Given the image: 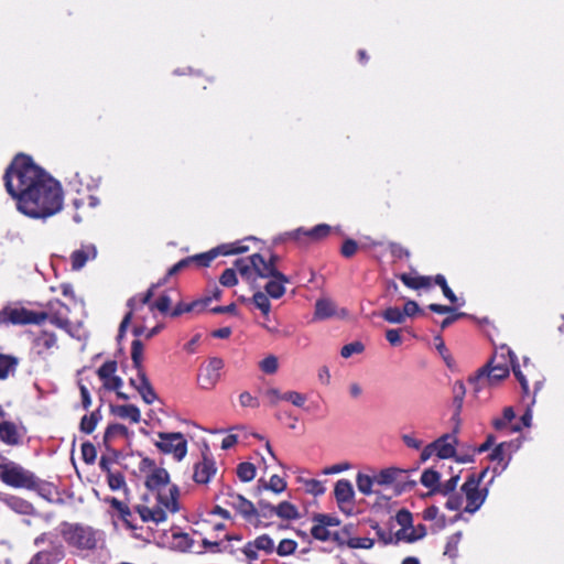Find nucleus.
Here are the masks:
<instances>
[{"mask_svg":"<svg viewBox=\"0 0 564 564\" xmlns=\"http://www.w3.org/2000/svg\"><path fill=\"white\" fill-rule=\"evenodd\" d=\"M3 182L18 212L32 219H46L63 208L61 183L24 153L17 154L6 169Z\"/></svg>","mask_w":564,"mask_h":564,"instance_id":"nucleus-1","label":"nucleus"},{"mask_svg":"<svg viewBox=\"0 0 564 564\" xmlns=\"http://www.w3.org/2000/svg\"><path fill=\"white\" fill-rule=\"evenodd\" d=\"M139 470L145 475L144 486L156 494V505L152 508L145 505L135 506L143 522L161 523L166 520L167 513H176L180 510V489L170 484V474L165 468L158 467L154 459L143 457L139 464Z\"/></svg>","mask_w":564,"mask_h":564,"instance_id":"nucleus-2","label":"nucleus"},{"mask_svg":"<svg viewBox=\"0 0 564 564\" xmlns=\"http://www.w3.org/2000/svg\"><path fill=\"white\" fill-rule=\"evenodd\" d=\"M279 257L270 254L268 259L260 253H253L248 258L238 259L235 261L239 274L242 279L251 284L252 289H259L257 279H269L279 272L276 262Z\"/></svg>","mask_w":564,"mask_h":564,"instance_id":"nucleus-3","label":"nucleus"},{"mask_svg":"<svg viewBox=\"0 0 564 564\" xmlns=\"http://www.w3.org/2000/svg\"><path fill=\"white\" fill-rule=\"evenodd\" d=\"M0 480L13 488L40 491L43 487V481L32 471L24 469L13 462L0 464Z\"/></svg>","mask_w":564,"mask_h":564,"instance_id":"nucleus-4","label":"nucleus"},{"mask_svg":"<svg viewBox=\"0 0 564 564\" xmlns=\"http://www.w3.org/2000/svg\"><path fill=\"white\" fill-rule=\"evenodd\" d=\"M61 533L69 546L82 551H91L97 547V531L91 527L65 522L62 525Z\"/></svg>","mask_w":564,"mask_h":564,"instance_id":"nucleus-5","label":"nucleus"},{"mask_svg":"<svg viewBox=\"0 0 564 564\" xmlns=\"http://www.w3.org/2000/svg\"><path fill=\"white\" fill-rule=\"evenodd\" d=\"M489 468H485L479 474L471 473L467 476L465 482L462 486V491L466 497L465 512L475 513L480 509L488 496V489H480L479 486L488 473Z\"/></svg>","mask_w":564,"mask_h":564,"instance_id":"nucleus-6","label":"nucleus"},{"mask_svg":"<svg viewBox=\"0 0 564 564\" xmlns=\"http://www.w3.org/2000/svg\"><path fill=\"white\" fill-rule=\"evenodd\" d=\"M510 368L505 364L495 362L489 360L481 367L475 377L469 378V383L473 386L475 393H478L485 388L499 383L501 380L509 377Z\"/></svg>","mask_w":564,"mask_h":564,"instance_id":"nucleus-7","label":"nucleus"},{"mask_svg":"<svg viewBox=\"0 0 564 564\" xmlns=\"http://www.w3.org/2000/svg\"><path fill=\"white\" fill-rule=\"evenodd\" d=\"M356 525L347 523L339 530L330 533V540L338 549H365L370 550L375 545V540L370 538H359L355 535Z\"/></svg>","mask_w":564,"mask_h":564,"instance_id":"nucleus-8","label":"nucleus"},{"mask_svg":"<svg viewBox=\"0 0 564 564\" xmlns=\"http://www.w3.org/2000/svg\"><path fill=\"white\" fill-rule=\"evenodd\" d=\"M219 495L224 498V503L235 509L246 522L250 523L257 517L258 509L256 506L242 495L236 492L232 487L224 486Z\"/></svg>","mask_w":564,"mask_h":564,"instance_id":"nucleus-9","label":"nucleus"},{"mask_svg":"<svg viewBox=\"0 0 564 564\" xmlns=\"http://www.w3.org/2000/svg\"><path fill=\"white\" fill-rule=\"evenodd\" d=\"M158 437L154 444L161 453L172 454L177 462L186 456L187 441L181 432H159Z\"/></svg>","mask_w":564,"mask_h":564,"instance_id":"nucleus-10","label":"nucleus"},{"mask_svg":"<svg viewBox=\"0 0 564 564\" xmlns=\"http://www.w3.org/2000/svg\"><path fill=\"white\" fill-rule=\"evenodd\" d=\"M248 251V247L242 245L241 241H236L232 243L220 245L212 250L203 253H197L191 256L192 264L198 268H207L210 265L212 261L216 259L219 254L221 256H231L243 253Z\"/></svg>","mask_w":564,"mask_h":564,"instance_id":"nucleus-11","label":"nucleus"},{"mask_svg":"<svg viewBox=\"0 0 564 564\" xmlns=\"http://www.w3.org/2000/svg\"><path fill=\"white\" fill-rule=\"evenodd\" d=\"M491 364L500 362L505 364L507 367H511L514 377L519 381L523 393H529V383L527 380L525 375L521 371L520 365L518 364L517 356L514 352L510 349L507 345H501L498 348H496L492 357L490 358Z\"/></svg>","mask_w":564,"mask_h":564,"instance_id":"nucleus-12","label":"nucleus"},{"mask_svg":"<svg viewBox=\"0 0 564 564\" xmlns=\"http://www.w3.org/2000/svg\"><path fill=\"white\" fill-rule=\"evenodd\" d=\"M275 545L273 539L269 534L258 535L256 539L250 540L242 544L241 554L247 560L248 564L259 560V553L263 552L270 555L274 552Z\"/></svg>","mask_w":564,"mask_h":564,"instance_id":"nucleus-13","label":"nucleus"},{"mask_svg":"<svg viewBox=\"0 0 564 564\" xmlns=\"http://www.w3.org/2000/svg\"><path fill=\"white\" fill-rule=\"evenodd\" d=\"M333 228L327 224H318L313 228L300 227L286 236L289 239L296 241L299 245L319 242L325 240L332 234Z\"/></svg>","mask_w":564,"mask_h":564,"instance_id":"nucleus-14","label":"nucleus"},{"mask_svg":"<svg viewBox=\"0 0 564 564\" xmlns=\"http://www.w3.org/2000/svg\"><path fill=\"white\" fill-rule=\"evenodd\" d=\"M6 321L13 325H41L48 319V313L35 312L25 307H14L4 311Z\"/></svg>","mask_w":564,"mask_h":564,"instance_id":"nucleus-15","label":"nucleus"},{"mask_svg":"<svg viewBox=\"0 0 564 564\" xmlns=\"http://www.w3.org/2000/svg\"><path fill=\"white\" fill-rule=\"evenodd\" d=\"M224 368L223 359L213 357L205 366L199 368L197 375V383L204 390H212L215 388L220 379V371Z\"/></svg>","mask_w":564,"mask_h":564,"instance_id":"nucleus-16","label":"nucleus"},{"mask_svg":"<svg viewBox=\"0 0 564 564\" xmlns=\"http://www.w3.org/2000/svg\"><path fill=\"white\" fill-rule=\"evenodd\" d=\"M406 473L405 469L397 467L381 469L376 475V484L381 486L395 485L399 491L412 489L415 486V481H405Z\"/></svg>","mask_w":564,"mask_h":564,"instance_id":"nucleus-17","label":"nucleus"},{"mask_svg":"<svg viewBox=\"0 0 564 564\" xmlns=\"http://www.w3.org/2000/svg\"><path fill=\"white\" fill-rule=\"evenodd\" d=\"M312 521L311 534L321 542L329 541L330 533L333 532L329 528L339 527L340 524V520L337 517L327 513H315L312 517Z\"/></svg>","mask_w":564,"mask_h":564,"instance_id":"nucleus-18","label":"nucleus"},{"mask_svg":"<svg viewBox=\"0 0 564 564\" xmlns=\"http://www.w3.org/2000/svg\"><path fill=\"white\" fill-rule=\"evenodd\" d=\"M143 344L140 339H134L131 343V360L133 368L138 371V377L141 379V384L143 386L145 395L144 398L152 397V384L147 376L144 366H143Z\"/></svg>","mask_w":564,"mask_h":564,"instance_id":"nucleus-19","label":"nucleus"},{"mask_svg":"<svg viewBox=\"0 0 564 564\" xmlns=\"http://www.w3.org/2000/svg\"><path fill=\"white\" fill-rule=\"evenodd\" d=\"M65 557V550L63 544L55 540L50 542L47 549L35 553L29 564H57Z\"/></svg>","mask_w":564,"mask_h":564,"instance_id":"nucleus-20","label":"nucleus"},{"mask_svg":"<svg viewBox=\"0 0 564 564\" xmlns=\"http://www.w3.org/2000/svg\"><path fill=\"white\" fill-rule=\"evenodd\" d=\"M217 473V467L215 460L203 454L202 460L195 463L193 480L198 485H206L210 481V479Z\"/></svg>","mask_w":564,"mask_h":564,"instance_id":"nucleus-21","label":"nucleus"},{"mask_svg":"<svg viewBox=\"0 0 564 564\" xmlns=\"http://www.w3.org/2000/svg\"><path fill=\"white\" fill-rule=\"evenodd\" d=\"M290 282V278L279 271L276 274L269 278V281L264 285V293L273 300H279L285 294V284Z\"/></svg>","mask_w":564,"mask_h":564,"instance_id":"nucleus-22","label":"nucleus"},{"mask_svg":"<svg viewBox=\"0 0 564 564\" xmlns=\"http://www.w3.org/2000/svg\"><path fill=\"white\" fill-rule=\"evenodd\" d=\"M457 438L452 434H444L434 441L436 455L441 459L455 458Z\"/></svg>","mask_w":564,"mask_h":564,"instance_id":"nucleus-23","label":"nucleus"},{"mask_svg":"<svg viewBox=\"0 0 564 564\" xmlns=\"http://www.w3.org/2000/svg\"><path fill=\"white\" fill-rule=\"evenodd\" d=\"M516 414L511 406L503 409L502 416L492 420V426L497 431H506L507 434H512L521 431L519 424H511Z\"/></svg>","mask_w":564,"mask_h":564,"instance_id":"nucleus-24","label":"nucleus"},{"mask_svg":"<svg viewBox=\"0 0 564 564\" xmlns=\"http://www.w3.org/2000/svg\"><path fill=\"white\" fill-rule=\"evenodd\" d=\"M334 495L338 507L344 510V505L351 503L354 500V488L348 479H339L335 484Z\"/></svg>","mask_w":564,"mask_h":564,"instance_id":"nucleus-25","label":"nucleus"},{"mask_svg":"<svg viewBox=\"0 0 564 564\" xmlns=\"http://www.w3.org/2000/svg\"><path fill=\"white\" fill-rule=\"evenodd\" d=\"M57 344L56 334L53 332L42 330L32 341L33 349L37 355H45Z\"/></svg>","mask_w":564,"mask_h":564,"instance_id":"nucleus-26","label":"nucleus"},{"mask_svg":"<svg viewBox=\"0 0 564 564\" xmlns=\"http://www.w3.org/2000/svg\"><path fill=\"white\" fill-rule=\"evenodd\" d=\"M105 502L119 513L120 519L129 529H137V527L132 523L133 514L128 505L120 501L116 497H107L105 498Z\"/></svg>","mask_w":564,"mask_h":564,"instance_id":"nucleus-27","label":"nucleus"},{"mask_svg":"<svg viewBox=\"0 0 564 564\" xmlns=\"http://www.w3.org/2000/svg\"><path fill=\"white\" fill-rule=\"evenodd\" d=\"M129 436V430L126 425L119 424V423H112L109 424L105 431L102 443L107 451L111 449V443L117 437H124L127 438Z\"/></svg>","mask_w":564,"mask_h":564,"instance_id":"nucleus-28","label":"nucleus"},{"mask_svg":"<svg viewBox=\"0 0 564 564\" xmlns=\"http://www.w3.org/2000/svg\"><path fill=\"white\" fill-rule=\"evenodd\" d=\"M3 501L12 511L19 514L30 516L35 513L34 506L23 498L9 496Z\"/></svg>","mask_w":564,"mask_h":564,"instance_id":"nucleus-29","label":"nucleus"},{"mask_svg":"<svg viewBox=\"0 0 564 564\" xmlns=\"http://www.w3.org/2000/svg\"><path fill=\"white\" fill-rule=\"evenodd\" d=\"M20 433L17 425L10 421L0 423V440L7 445H18L20 443Z\"/></svg>","mask_w":564,"mask_h":564,"instance_id":"nucleus-30","label":"nucleus"},{"mask_svg":"<svg viewBox=\"0 0 564 564\" xmlns=\"http://www.w3.org/2000/svg\"><path fill=\"white\" fill-rule=\"evenodd\" d=\"M96 249L94 247H85L77 249L70 254V262L73 270H80L89 259L96 257Z\"/></svg>","mask_w":564,"mask_h":564,"instance_id":"nucleus-31","label":"nucleus"},{"mask_svg":"<svg viewBox=\"0 0 564 564\" xmlns=\"http://www.w3.org/2000/svg\"><path fill=\"white\" fill-rule=\"evenodd\" d=\"M111 413L120 419H128L131 423H139L141 420V413L134 404H122L111 406Z\"/></svg>","mask_w":564,"mask_h":564,"instance_id":"nucleus-32","label":"nucleus"},{"mask_svg":"<svg viewBox=\"0 0 564 564\" xmlns=\"http://www.w3.org/2000/svg\"><path fill=\"white\" fill-rule=\"evenodd\" d=\"M399 279L402 281V283L412 290H419V289H429L432 286V276L426 275H416L412 276L408 273H401L399 275Z\"/></svg>","mask_w":564,"mask_h":564,"instance_id":"nucleus-33","label":"nucleus"},{"mask_svg":"<svg viewBox=\"0 0 564 564\" xmlns=\"http://www.w3.org/2000/svg\"><path fill=\"white\" fill-rule=\"evenodd\" d=\"M47 312L48 318L51 323L62 327L64 324L67 323V319L63 317L62 308L68 311V308L62 303L59 300H52L47 303Z\"/></svg>","mask_w":564,"mask_h":564,"instance_id":"nucleus-34","label":"nucleus"},{"mask_svg":"<svg viewBox=\"0 0 564 564\" xmlns=\"http://www.w3.org/2000/svg\"><path fill=\"white\" fill-rule=\"evenodd\" d=\"M259 505V509H258V514L257 517L253 518L252 522H250V524L258 529V528H262V527H268V523L262 521V518L263 519H270L274 516V508L275 506H272L271 503L264 501V500H260L258 502Z\"/></svg>","mask_w":564,"mask_h":564,"instance_id":"nucleus-35","label":"nucleus"},{"mask_svg":"<svg viewBox=\"0 0 564 564\" xmlns=\"http://www.w3.org/2000/svg\"><path fill=\"white\" fill-rule=\"evenodd\" d=\"M336 314V306L334 302L327 299H319L315 303L314 316L317 319H326Z\"/></svg>","mask_w":564,"mask_h":564,"instance_id":"nucleus-36","label":"nucleus"},{"mask_svg":"<svg viewBox=\"0 0 564 564\" xmlns=\"http://www.w3.org/2000/svg\"><path fill=\"white\" fill-rule=\"evenodd\" d=\"M242 542L240 534H225L223 553H228L231 556H238L241 553L242 545H238Z\"/></svg>","mask_w":564,"mask_h":564,"instance_id":"nucleus-37","label":"nucleus"},{"mask_svg":"<svg viewBox=\"0 0 564 564\" xmlns=\"http://www.w3.org/2000/svg\"><path fill=\"white\" fill-rule=\"evenodd\" d=\"M274 514L284 520H295L300 518L297 508L289 501H282L275 506Z\"/></svg>","mask_w":564,"mask_h":564,"instance_id":"nucleus-38","label":"nucleus"},{"mask_svg":"<svg viewBox=\"0 0 564 564\" xmlns=\"http://www.w3.org/2000/svg\"><path fill=\"white\" fill-rule=\"evenodd\" d=\"M512 445V442H501L494 447L492 452L488 456L491 462H497L498 464L503 463L500 471L505 470L508 466V462H505V457L507 451L510 449Z\"/></svg>","mask_w":564,"mask_h":564,"instance_id":"nucleus-39","label":"nucleus"},{"mask_svg":"<svg viewBox=\"0 0 564 564\" xmlns=\"http://www.w3.org/2000/svg\"><path fill=\"white\" fill-rule=\"evenodd\" d=\"M250 301L258 310L261 311L264 317H269L271 312V303L269 296L264 292L257 290Z\"/></svg>","mask_w":564,"mask_h":564,"instance_id":"nucleus-40","label":"nucleus"},{"mask_svg":"<svg viewBox=\"0 0 564 564\" xmlns=\"http://www.w3.org/2000/svg\"><path fill=\"white\" fill-rule=\"evenodd\" d=\"M101 419V414L99 410L91 412L89 415H84L80 420L79 429L85 434H91L98 422Z\"/></svg>","mask_w":564,"mask_h":564,"instance_id":"nucleus-41","label":"nucleus"},{"mask_svg":"<svg viewBox=\"0 0 564 564\" xmlns=\"http://www.w3.org/2000/svg\"><path fill=\"white\" fill-rule=\"evenodd\" d=\"M440 478L441 476L438 471L429 468L423 471L421 476V484L429 488L432 494H435L440 485Z\"/></svg>","mask_w":564,"mask_h":564,"instance_id":"nucleus-42","label":"nucleus"},{"mask_svg":"<svg viewBox=\"0 0 564 564\" xmlns=\"http://www.w3.org/2000/svg\"><path fill=\"white\" fill-rule=\"evenodd\" d=\"M18 366V358L0 354V380H4Z\"/></svg>","mask_w":564,"mask_h":564,"instance_id":"nucleus-43","label":"nucleus"},{"mask_svg":"<svg viewBox=\"0 0 564 564\" xmlns=\"http://www.w3.org/2000/svg\"><path fill=\"white\" fill-rule=\"evenodd\" d=\"M200 303L202 302H198V300H195L191 303H183V302H180L177 303L173 308L172 311L170 312V316L175 318V317H178L181 316L182 314L184 313H191V312H202L200 311Z\"/></svg>","mask_w":564,"mask_h":564,"instance_id":"nucleus-44","label":"nucleus"},{"mask_svg":"<svg viewBox=\"0 0 564 564\" xmlns=\"http://www.w3.org/2000/svg\"><path fill=\"white\" fill-rule=\"evenodd\" d=\"M453 403L455 405V415H459L462 408H463V401L464 397L466 394V388L463 381L458 380L455 381L453 384Z\"/></svg>","mask_w":564,"mask_h":564,"instance_id":"nucleus-45","label":"nucleus"},{"mask_svg":"<svg viewBox=\"0 0 564 564\" xmlns=\"http://www.w3.org/2000/svg\"><path fill=\"white\" fill-rule=\"evenodd\" d=\"M375 482H376V476L370 477V476L361 474V473L357 474L356 484H357L358 490L361 494H364L366 496H370L371 494H373L372 486Z\"/></svg>","mask_w":564,"mask_h":564,"instance_id":"nucleus-46","label":"nucleus"},{"mask_svg":"<svg viewBox=\"0 0 564 564\" xmlns=\"http://www.w3.org/2000/svg\"><path fill=\"white\" fill-rule=\"evenodd\" d=\"M256 473V466L252 463L243 462L237 466V476L243 482L251 481Z\"/></svg>","mask_w":564,"mask_h":564,"instance_id":"nucleus-47","label":"nucleus"},{"mask_svg":"<svg viewBox=\"0 0 564 564\" xmlns=\"http://www.w3.org/2000/svg\"><path fill=\"white\" fill-rule=\"evenodd\" d=\"M107 484L112 491L124 489L128 491L124 475L121 471L109 473L107 475Z\"/></svg>","mask_w":564,"mask_h":564,"instance_id":"nucleus-48","label":"nucleus"},{"mask_svg":"<svg viewBox=\"0 0 564 564\" xmlns=\"http://www.w3.org/2000/svg\"><path fill=\"white\" fill-rule=\"evenodd\" d=\"M436 285H438L442 289V292L444 296L452 303L455 304L457 302V296L452 291V289L448 286L447 281L443 274H436L434 278H432V282Z\"/></svg>","mask_w":564,"mask_h":564,"instance_id":"nucleus-49","label":"nucleus"},{"mask_svg":"<svg viewBox=\"0 0 564 564\" xmlns=\"http://www.w3.org/2000/svg\"><path fill=\"white\" fill-rule=\"evenodd\" d=\"M381 316L383 317L384 321L391 324H402L405 321L403 311L395 306H391L384 310Z\"/></svg>","mask_w":564,"mask_h":564,"instance_id":"nucleus-50","label":"nucleus"},{"mask_svg":"<svg viewBox=\"0 0 564 564\" xmlns=\"http://www.w3.org/2000/svg\"><path fill=\"white\" fill-rule=\"evenodd\" d=\"M171 305H172L171 297L167 294H162L159 296V299L156 301H154L152 304H150V310L151 311L158 310L162 314L170 315V312L172 311Z\"/></svg>","mask_w":564,"mask_h":564,"instance_id":"nucleus-51","label":"nucleus"},{"mask_svg":"<svg viewBox=\"0 0 564 564\" xmlns=\"http://www.w3.org/2000/svg\"><path fill=\"white\" fill-rule=\"evenodd\" d=\"M135 300L137 297H130L127 302V306L129 307V312L123 316L120 325H119V334H118V338H121L123 337L124 333H126V329L128 327V325L130 324L131 319H132V316H133V311L135 310Z\"/></svg>","mask_w":564,"mask_h":564,"instance_id":"nucleus-52","label":"nucleus"},{"mask_svg":"<svg viewBox=\"0 0 564 564\" xmlns=\"http://www.w3.org/2000/svg\"><path fill=\"white\" fill-rule=\"evenodd\" d=\"M135 300L137 297H130L127 302V306L129 307V312L123 316L120 325H119V334H118V338H121L123 337L124 333H126V329L128 327V325L130 324L131 319H132V316H133V311L135 310Z\"/></svg>","mask_w":564,"mask_h":564,"instance_id":"nucleus-53","label":"nucleus"},{"mask_svg":"<svg viewBox=\"0 0 564 564\" xmlns=\"http://www.w3.org/2000/svg\"><path fill=\"white\" fill-rule=\"evenodd\" d=\"M141 382H142V381H141V379H140L138 376H137V378H131V379L129 380L130 386H131V387H133V388L139 392L140 397L142 398V400H143L147 404H152V403H154V401H155V400H158V394H156V392H155L154 388L152 387V397H149V398L147 397V398H144V395H145V391H144V389H145V388H143V386L141 384Z\"/></svg>","mask_w":564,"mask_h":564,"instance_id":"nucleus-54","label":"nucleus"},{"mask_svg":"<svg viewBox=\"0 0 564 564\" xmlns=\"http://www.w3.org/2000/svg\"><path fill=\"white\" fill-rule=\"evenodd\" d=\"M118 369V364L116 360H107L105 361L97 370V376L101 381L106 380L109 377L116 375Z\"/></svg>","mask_w":564,"mask_h":564,"instance_id":"nucleus-55","label":"nucleus"},{"mask_svg":"<svg viewBox=\"0 0 564 564\" xmlns=\"http://www.w3.org/2000/svg\"><path fill=\"white\" fill-rule=\"evenodd\" d=\"M221 294L223 291L219 289V286L214 284L212 289L206 291V294L203 297L198 299V302H202L200 311H204L213 300H220Z\"/></svg>","mask_w":564,"mask_h":564,"instance_id":"nucleus-56","label":"nucleus"},{"mask_svg":"<svg viewBox=\"0 0 564 564\" xmlns=\"http://www.w3.org/2000/svg\"><path fill=\"white\" fill-rule=\"evenodd\" d=\"M297 543L291 539H283L280 541L279 545L274 549L278 555L280 556H289L296 551Z\"/></svg>","mask_w":564,"mask_h":564,"instance_id":"nucleus-57","label":"nucleus"},{"mask_svg":"<svg viewBox=\"0 0 564 564\" xmlns=\"http://www.w3.org/2000/svg\"><path fill=\"white\" fill-rule=\"evenodd\" d=\"M82 458L88 465L95 463L97 458V449L93 443L87 441L82 444Z\"/></svg>","mask_w":564,"mask_h":564,"instance_id":"nucleus-58","label":"nucleus"},{"mask_svg":"<svg viewBox=\"0 0 564 564\" xmlns=\"http://www.w3.org/2000/svg\"><path fill=\"white\" fill-rule=\"evenodd\" d=\"M237 271V268L226 269L219 276V283L226 288L235 286L238 283Z\"/></svg>","mask_w":564,"mask_h":564,"instance_id":"nucleus-59","label":"nucleus"},{"mask_svg":"<svg viewBox=\"0 0 564 564\" xmlns=\"http://www.w3.org/2000/svg\"><path fill=\"white\" fill-rule=\"evenodd\" d=\"M189 265H193L191 257H186V258L180 260L178 262L173 264L167 270L166 275L162 279V283H165L169 280V278L177 274L178 272L183 271L184 269L188 268Z\"/></svg>","mask_w":564,"mask_h":564,"instance_id":"nucleus-60","label":"nucleus"},{"mask_svg":"<svg viewBox=\"0 0 564 564\" xmlns=\"http://www.w3.org/2000/svg\"><path fill=\"white\" fill-rule=\"evenodd\" d=\"M359 249L358 242L351 238H347L344 240L340 247V254L346 258H352Z\"/></svg>","mask_w":564,"mask_h":564,"instance_id":"nucleus-61","label":"nucleus"},{"mask_svg":"<svg viewBox=\"0 0 564 564\" xmlns=\"http://www.w3.org/2000/svg\"><path fill=\"white\" fill-rule=\"evenodd\" d=\"M458 480H459V476L455 475V476H452L445 482H443V484L440 482L436 492L442 494L443 496L452 495L458 485Z\"/></svg>","mask_w":564,"mask_h":564,"instance_id":"nucleus-62","label":"nucleus"},{"mask_svg":"<svg viewBox=\"0 0 564 564\" xmlns=\"http://www.w3.org/2000/svg\"><path fill=\"white\" fill-rule=\"evenodd\" d=\"M263 487L264 489L271 490L275 494H280L285 490L286 482L280 476L273 475L271 476L269 484H264Z\"/></svg>","mask_w":564,"mask_h":564,"instance_id":"nucleus-63","label":"nucleus"},{"mask_svg":"<svg viewBox=\"0 0 564 564\" xmlns=\"http://www.w3.org/2000/svg\"><path fill=\"white\" fill-rule=\"evenodd\" d=\"M278 367H279L278 358L273 355L265 357L260 362V369L264 373L272 375V373L276 372Z\"/></svg>","mask_w":564,"mask_h":564,"instance_id":"nucleus-64","label":"nucleus"}]
</instances>
